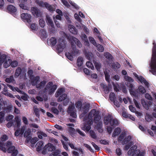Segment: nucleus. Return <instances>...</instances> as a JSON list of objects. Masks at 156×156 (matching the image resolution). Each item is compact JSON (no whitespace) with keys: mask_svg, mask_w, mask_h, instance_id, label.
<instances>
[{"mask_svg":"<svg viewBox=\"0 0 156 156\" xmlns=\"http://www.w3.org/2000/svg\"><path fill=\"white\" fill-rule=\"evenodd\" d=\"M152 44L151 56L149 62V71L156 76V43L155 41H153Z\"/></svg>","mask_w":156,"mask_h":156,"instance_id":"obj_1","label":"nucleus"},{"mask_svg":"<svg viewBox=\"0 0 156 156\" xmlns=\"http://www.w3.org/2000/svg\"><path fill=\"white\" fill-rule=\"evenodd\" d=\"M126 86L129 88L130 93L132 96L138 98L140 94H144L146 91L145 88L142 85H140L138 89L134 90L133 85L132 83H128Z\"/></svg>","mask_w":156,"mask_h":156,"instance_id":"obj_2","label":"nucleus"},{"mask_svg":"<svg viewBox=\"0 0 156 156\" xmlns=\"http://www.w3.org/2000/svg\"><path fill=\"white\" fill-rule=\"evenodd\" d=\"M67 39L70 41V44L71 45V47L73 50L76 49V45L74 44V42L77 46L79 48L82 47V44L80 41L75 37L72 36L70 35L67 36Z\"/></svg>","mask_w":156,"mask_h":156,"instance_id":"obj_3","label":"nucleus"},{"mask_svg":"<svg viewBox=\"0 0 156 156\" xmlns=\"http://www.w3.org/2000/svg\"><path fill=\"white\" fill-rule=\"evenodd\" d=\"M57 86L56 85H53L52 82H50L46 85L45 89L48 92L49 94H51L53 93L56 89Z\"/></svg>","mask_w":156,"mask_h":156,"instance_id":"obj_4","label":"nucleus"},{"mask_svg":"<svg viewBox=\"0 0 156 156\" xmlns=\"http://www.w3.org/2000/svg\"><path fill=\"white\" fill-rule=\"evenodd\" d=\"M58 44L57 45V50L59 53L63 51V49L66 47L65 41L62 38H59L58 40Z\"/></svg>","mask_w":156,"mask_h":156,"instance_id":"obj_5","label":"nucleus"},{"mask_svg":"<svg viewBox=\"0 0 156 156\" xmlns=\"http://www.w3.org/2000/svg\"><path fill=\"white\" fill-rule=\"evenodd\" d=\"M147 99L146 101L144 99L141 100V103L143 106L147 110H148L151 105H152V102L151 101L153 100V98H146Z\"/></svg>","mask_w":156,"mask_h":156,"instance_id":"obj_6","label":"nucleus"},{"mask_svg":"<svg viewBox=\"0 0 156 156\" xmlns=\"http://www.w3.org/2000/svg\"><path fill=\"white\" fill-rule=\"evenodd\" d=\"M79 53V50L76 49L71 51L70 52H66L65 55L68 59L72 61L73 59V56L78 54Z\"/></svg>","mask_w":156,"mask_h":156,"instance_id":"obj_7","label":"nucleus"},{"mask_svg":"<svg viewBox=\"0 0 156 156\" xmlns=\"http://www.w3.org/2000/svg\"><path fill=\"white\" fill-rule=\"evenodd\" d=\"M65 91L64 88H60L58 89L56 92L55 95L56 98H67V94L64 93Z\"/></svg>","mask_w":156,"mask_h":156,"instance_id":"obj_8","label":"nucleus"},{"mask_svg":"<svg viewBox=\"0 0 156 156\" xmlns=\"http://www.w3.org/2000/svg\"><path fill=\"white\" fill-rule=\"evenodd\" d=\"M31 11L33 15L37 17H41L42 15L41 12L40 10L37 7H32L31 8Z\"/></svg>","mask_w":156,"mask_h":156,"instance_id":"obj_9","label":"nucleus"},{"mask_svg":"<svg viewBox=\"0 0 156 156\" xmlns=\"http://www.w3.org/2000/svg\"><path fill=\"white\" fill-rule=\"evenodd\" d=\"M101 87L105 94L108 93L109 90L112 89V86L111 84L109 83L108 86L103 83H101L100 84Z\"/></svg>","mask_w":156,"mask_h":156,"instance_id":"obj_10","label":"nucleus"},{"mask_svg":"<svg viewBox=\"0 0 156 156\" xmlns=\"http://www.w3.org/2000/svg\"><path fill=\"white\" fill-rule=\"evenodd\" d=\"M7 151L8 153H11V156H16L18 152V150L15 149V147L13 146L9 147Z\"/></svg>","mask_w":156,"mask_h":156,"instance_id":"obj_11","label":"nucleus"},{"mask_svg":"<svg viewBox=\"0 0 156 156\" xmlns=\"http://www.w3.org/2000/svg\"><path fill=\"white\" fill-rule=\"evenodd\" d=\"M21 17L24 21H27L30 24L31 22V16L30 15L27 13H23L21 15Z\"/></svg>","mask_w":156,"mask_h":156,"instance_id":"obj_12","label":"nucleus"},{"mask_svg":"<svg viewBox=\"0 0 156 156\" xmlns=\"http://www.w3.org/2000/svg\"><path fill=\"white\" fill-rule=\"evenodd\" d=\"M92 112L94 116V119H93L94 122L97 123L99 122L101 118L99 115V113L98 112H97L95 109L92 110Z\"/></svg>","mask_w":156,"mask_h":156,"instance_id":"obj_13","label":"nucleus"},{"mask_svg":"<svg viewBox=\"0 0 156 156\" xmlns=\"http://www.w3.org/2000/svg\"><path fill=\"white\" fill-rule=\"evenodd\" d=\"M30 79L31 81V83L33 86H36L38 84V82L39 81V80L40 79V77L38 76H32Z\"/></svg>","mask_w":156,"mask_h":156,"instance_id":"obj_14","label":"nucleus"},{"mask_svg":"<svg viewBox=\"0 0 156 156\" xmlns=\"http://www.w3.org/2000/svg\"><path fill=\"white\" fill-rule=\"evenodd\" d=\"M137 78V79L142 83H143L146 87L148 88L149 87V84L146 81V80L142 76H138V75H136L135 76Z\"/></svg>","mask_w":156,"mask_h":156,"instance_id":"obj_15","label":"nucleus"},{"mask_svg":"<svg viewBox=\"0 0 156 156\" xmlns=\"http://www.w3.org/2000/svg\"><path fill=\"white\" fill-rule=\"evenodd\" d=\"M111 101L113 102L114 105L117 107H119L120 106V105L118 102V100H119L120 102L122 101V98H109Z\"/></svg>","mask_w":156,"mask_h":156,"instance_id":"obj_16","label":"nucleus"},{"mask_svg":"<svg viewBox=\"0 0 156 156\" xmlns=\"http://www.w3.org/2000/svg\"><path fill=\"white\" fill-rule=\"evenodd\" d=\"M90 107V104L88 103H85L83 104V106L82 107L80 110L82 112L87 113L89 112Z\"/></svg>","mask_w":156,"mask_h":156,"instance_id":"obj_17","label":"nucleus"},{"mask_svg":"<svg viewBox=\"0 0 156 156\" xmlns=\"http://www.w3.org/2000/svg\"><path fill=\"white\" fill-rule=\"evenodd\" d=\"M104 55L105 58L109 60L108 63L109 65L111 64L113 61V57L112 55L109 53L107 52L105 53Z\"/></svg>","mask_w":156,"mask_h":156,"instance_id":"obj_18","label":"nucleus"},{"mask_svg":"<svg viewBox=\"0 0 156 156\" xmlns=\"http://www.w3.org/2000/svg\"><path fill=\"white\" fill-rule=\"evenodd\" d=\"M94 116L93 114L92 113V110L89 113L88 115H86L85 117V119L86 120V121H87L88 122H91L92 121V122L93 123V117Z\"/></svg>","mask_w":156,"mask_h":156,"instance_id":"obj_19","label":"nucleus"},{"mask_svg":"<svg viewBox=\"0 0 156 156\" xmlns=\"http://www.w3.org/2000/svg\"><path fill=\"white\" fill-rule=\"evenodd\" d=\"M68 28L70 32L72 34H76L77 33V30L73 26L71 25H69Z\"/></svg>","mask_w":156,"mask_h":156,"instance_id":"obj_20","label":"nucleus"},{"mask_svg":"<svg viewBox=\"0 0 156 156\" xmlns=\"http://www.w3.org/2000/svg\"><path fill=\"white\" fill-rule=\"evenodd\" d=\"M119 124V122L117 119L111 118L110 121V125L111 126L115 127L118 126Z\"/></svg>","mask_w":156,"mask_h":156,"instance_id":"obj_21","label":"nucleus"},{"mask_svg":"<svg viewBox=\"0 0 156 156\" xmlns=\"http://www.w3.org/2000/svg\"><path fill=\"white\" fill-rule=\"evenodd\" d=\"M45 147L47 148V150L49 151H52L55 150V147L52 144L49 143L45 146Z\"/></svg>","mask_w":156,"mask_h":156,"instance_id":"obj_22","label":"nucleus"},{"mask_svg":"<svg viewBox=\"0 0 156 156\" xmlns=\"http://www.w3.org/2000/svg\"><path fill=\"white\" fill-rule=\"evenodd\" d=\"M7 9L9 12L12 13H14L16 11V8L12 5H9L7 7Z\"/></svg>","mask_w":156,"mask_h":156,"instance_id":"obj_23","label":"nucleus"},{"mask_svg":"<svg viewBox=\"0 0 156 156\" xmlns=\"http://www.w3.org/2000/svg\"><path fill=\"white\" fill-rule=\"evenodd\" d=\"M46 20L48 25H50L52 27H54V24L53 22L49 16H46Z\"/></svg>","mask_w":156,"mask_h":156,"instance_id":"obj_24","label":"nucleus"},{"mask_svg":"<svg viewBox=\"0 0 156 156\" xmlns=\"http://www.w3.org/2000/svg\"><path fill=\"white\" fill-rule=\"evenodd\" d=\"M43 142L42 141H39L36 144V147L39 151L41 150L43 147Z\"/></svg>","mask_w":156,"mask_h":156,"instance_id":"obj_25","label":"nucleus"},{"mask_svg":"<svg viewBox=\"0 0 156 156\" xmlns=\"http://www.w3.org/2000/svg\"><path fill=\"white\" fill-rule=\"evenodd\" d=\"M96 127L98 132H102L103 131V129H102V123L101 121H100L97 123Z\"/></svg>","mask_w":156,"mask_h":156,"instance_id":"obj_26","label":"nucleus"},{"mask_svg":"<svg viewBox=\"0 0 156 156\" xmlns=\"http://www.w3.org/2000/svg\"><path fill=\"white\" fill-rule=\"evenodd\" d=\"M83 63V59L82 57H78L76 61V64L78 66L80 67Z\"/></svg>","mask_w":156,"mask_h":156,"instance_id":"obj_27","label":"nucleus"},{"mask_svg":"<svg viewBox=\"0 0 156 156\" xmlns=\"http://www.w3.org/2000/svg\"><path fill=\"white\" fill-rule=\"evenodd\" d=\"M121 132V129L119 127L116 128L112 134V136L115 137L119 135Z\"/></svg>","mask_w":156,"mask_h":156,"instance_id":"obj_28","label":"nucleus"},{"mask_svg":"<svg viewBox=\"0 0 156 156\" xmlns=\"http://www.w3.org/2000/svg\"><path fill=\"white\" fill-rule=\"evenodd\" d=\"M134 153H135V154L136 153H137V155L138 154H140L141 153H140V150H136V151H134V150H133L132 148H130L129 150L128 151V154L129 155H131L132 154H133V156L134 155Z\"/></svg>","mask_w":156,"mask_h":156,"instance_id":"obj_29","label":"nucleus"},{"mask_svg":"<svg viewBox=\"0 0 156 156\" xmlns=\"http://www.w3.org/2000/svg\"><path fill=\"white\" fill-rule=\"evenodd\" d=\"M131 136L129 135L126 137L122 140V144L124 145L128 143L131 139Z\"/></svg>","mask_w":156,"mask_h":156,"instance_id":"obj_30","label":"nucleus"},{"mask_svg":"<svg viewBox=\"0 0 156 156\" xmlns=\"http://www.w3.org/2000/svg\"><path fill=\"white\" fill-rule=\"evenodd\" d=\"M111 119V116H105L104 120L105 124L107 125H108L109 123L110 124Z\"/></svg>","mask_w":156,"mask_h":156,"instance_id":"obj_31","label":"nucleus"},{"mask_svg":"<svg viewBox=\"0 0 156 156\" xmlns=\"http://www.w3.org/2000/svg\"><path fill=\"white\" fill-rule=\"evenodd\" d=\"M112 68L113 69H118L121 67L120 64L117 62H115L112 63L111 65Z\"/></svg>","mask_w":156,"mask_h":156,"instance_id":"obj_32","label":"nucleus"},{"mask_svg":"<svg viewBox=\"0 0 156 156\" xmlns=\"http://www.w3.org/2000/svg\"><path fill=\"white\" fill-rule=\"evenodd\" d=\"M93 124L92 121L91 122L87 121V123H85L86 124V131H89L91 128V126Z\"/></svg>","mask_w":156,"mask_h":156,"instance_id":"obj_33","label":"nucleus"},{"mask_svg":"<svg viewBox=\"0 0 156 156\" xmlns=\"http://www.w3.org/2000/svg\"><path fill=\"white\" fill-rule=\"evenodd\" d=\"M45 7L51 12H53L55 10L54 8L47 2H45Z\"/></svg>","mask_w":156,"mask_h":156,"instance_id":"obj_34","label":"nucleus"},{"mask_svg":"<svg viewBox=\"0 0 156 156\" xmlns=\"http://www.w3.org/2000/svg\"><path fill=\"white\" fill-rule=\"evenodd\" d=\"M95 67L98 71H99L101 67V65L99 62L95 61L94 62Z\"/></svg>","mask_w":156,"mask_h":156,"instance_id":"obj_35","label":"nucleus"},{"mask_svg":"<svg viewBox=\"0 0 156 156\" xmlns=\"http://www.w3.org/2000/svg\"><path fill=\"white\" fill-rule=\"evenodd\" d=\"M22 71V69L20 67H18L17 68L15 73V76L18 77L21 74Z\"/></svg>","mask_w":156,"mask_h":156,"instance_id":"obj_36","label":"nucleus"},{"mask_svg":"<svg viewBox=\"0 0 156 156\" xmlns=\"http://www.w3.org/2000/svg\"><path fill=\"white\" fill-rule=\"evenodd\" d=\"M40 35L43 38H45L47 37V34L46 31L44 29H41L40 30Z\"/></svg>","mask_w":156,"mask_h":156,"instance_id":"obj_37","label":"nucleus"},{"mask_svg":"<svg viewBox=\"0 0 156 156\" xmlns=\"http://www.w3.org/2000/svg\"><path fill=\"white\" fill-rule=\"evenodd\" d=\"M112 84L113 86L114 89L115 91L116 92L119 91V86L117 83H115L114 82H112Z\"/></svg>","mask_w":156,"mask_h":156,"instance_id":"obj_38","label":"nucleus"},{"mask_svg":"<svg viewBox=\"0 0 156 156\" xmlns=\"http://www.w3.org/2000/svg\"><path fill=\"white\" fill-rule=\"evenodd\" d=\"M50 44L51 46H54L57 43V40L54 37H51L50 40Z\"/></svg>","mask_w":156,"mask_h":156,"instance_id":"obj_39","label":"nucleus"},{"mask_svg":"<svg viewBox=\"0 0 156 156\" xmlns=\"http://www.w3.org/2000/svg\"><path fill=\"white\" fill-rule=\"evenodd\" d=\"M124 79L126 81L128 82V83H131L133 81V79L131 77L128 76H124ZM128 82L127 83L126 85Z\"/></svg>","mask_w":156,"mask_h":156,"instance_id":"obj_40","label":"nucleus"},{"mask_svg":"<svg viewBox=\"0 0 156 156\" xmlns=\"http://www.w3.org/2000/svg\"><path fill=\"white\" fill-rule=\"evenodd\" d=\"M50 111L52 113L56 115H58L59 112V110L54 107H52L51 108Z\"/></svg>","mask_w":156,"mask_h":156,"instance_id":"obj_41","label":"nucleus"},{"mask_svg":"<svg viewBox=\"0 0 156 156\" xmlns=\"http://www.w3.org/2000/svg\"><path fill=\"white\" fill-rule=\"evenodd\" d=\"M59 99L58 100V101L59 100H61V101H62L63 100L64 101V104L65 105H66L68 104L69 103V98H58Z\"/></svg>","mask_w":156,"mask_h":156,"instance_id":"obj_42","label":"nucleus"},{"mask_svg":"<svg viewBox=\"0 0 156 156\" xmlns=\"http://www.w3.org/2000/svg\"><path fill=\"white\" fill-rule=\"evenodd\" d=\"M46 82L45 80H43L41 81L40 83L37 84L36 85V87L37 88H41L43 87V86L45 84Z\"/></svg>","mask_w":156,"mask_h":156,"instance_id":"obj_43","label":"nucleus"},{"mask_svg":"<svg viewBox=\"0 0 156 156\" xmlns=\"http://www.w3.org/2000/svg\"><path fill=\"white\" fill-rule=\"evenodd\" d=\"M5 114V113L3 111L0 112V123H2L3 122Z\"/></svg>","mask_w":156,"mask_h":156,"instance_id":"obj_44","label":"nucleus"},{"mask_svg":"<svg viewBox=\"0 0 156 156\" xmlns=\"http://www.w3.org/2000/svg\"><path fill=\"white\" fill-rule=\"evenodd\" d=\"M87 113H86L84 112H82V113H81L79 116V117L81 119H83V121H86V120L85 119V117L86 116V114Z\"/></svg>","mask_w":156,"mask_h":156,"instance_id":"obj_45","label":"nucleus"},{"mask_svg":"<svg viewBox=\"0 0 156 156\" xmlns=\"http://www.w3.org/2000/svg\"><path fill=\"white\" fill-rule=\"evenodd\" d=\"M89 133L90 136L91 138L95 139H97V136L94 130H90Z\"/></svg>","mask_w":156,"mask_h":156,"instance_id":"obj_46","label":"nucleus"},{"mask_svg":"<svg viewBox=\"0 0 156 156\" xmlns=\"http://www.w3.org/2000/svg\"><path fill=\"white\" fill-rule=\"evenodd\" d=\"M75 106L78 109H80L82 107V102L81 101H78L76 103Z\"/></svg>","mask_w":156,"mask_h":156,"instance_id":"obj_47","label":"nucleus"},{"mask_svg":"<svg viewBox=\"0 0 156 156\" xmlns=\"http://www.w3.org/2000/svg\"><path fill=\"white\" fill-rule=\"evenodd\" d=\"M133 144V141H130L124 147V149L125 150H128L131 146Z\"/></svg>","mask_w":156,"mask_h":156,"instance_id":"obj_48","label":"nucleus"},{"mask_svg":"<svg viewBox=\"0 0 156 156\" xmlns=\"http://www.w3.org/2000/svg\"><path fill=\"white\" fill-rule=\"evenodd\" d=\"M126 135V133L125 132H122V133L119 135L118 138L119 141H122L124 139V137Z\"/></svg>","mask_w":156,"mask_h":156,"instance_id":"obj_49","label":"nucleus"},{"mask_svg":"<svg viewBox=\"0 0 156 156\" xmlns=\"http://www.w3.org/2000/svg\"><path fill=\"white\" fill-rule=\"evenodd\" d=\"M104 73L106 80L108 83H110V76L109 74V73L107 72H105Z\"/></svg>","mask_w":156,"mask_h":156,"instance_id":"obj_50","label":"nucleus"},{"mask_svg":"<svg viewBox=\"0 0 156 156\" xmlns=\"http://www.w3.org/2000/svg\"><path fill=\"white\" fill-rule=\"evenodd\" d=\"M15 119L16 120V126L18 128H19L20 127L21 125V119H20L18 117H16L15 118Z\"/></svg>","mask_w":156,"mask_h":156,"instance_id":"obj_51","label":"nucleus"},{"mask_svg":"<svg viewBox=\"0 0 156 156\" xmlns=\"http://www.w3.org/2000/svg\"><path fill=\"white\" fill-rule=\"evenodd\" d=\"M34 111L36 116L37 117L39 118L40 115L39 113V109L37 108H34Z\"/></svg>","mask_w":156,"mask_h":156,"instance_id":"obj_52","label":"nucleus"},{"mask_svg":"<svg viewBox=\"0 0 156 156\" xmlns=\"http://www.w3.org/2000/svg\"><path fill=\"white\" fill-rule=\"evenodd\" d=\"M74 108V106L73 105H70L67 109V112L69 113L71 112H73V110Z\"/></svg>","mask_w":156,"mask_h":156,"instance_id":"obj_53","label":"nucleus"},{"mask_svg":"<svg viewBox=\"0 0 156 156\" xmlns=\"http://www.w3.org/2000/svg\"><path fill=\"white\" fill-rule=\"evenodd\" d=\"M97 47L98 50L99 51L102 52L104 51V48L102 45L98 44L97 45Z\"/></svg>","mask_w":156,"mask_h":156,"instance_id":"obj_54","label":"nucleus"},{"mask_svg":"<svg viewBox=\"0 0 156 156\" xmlns=\"http://www.w3.org/2000/svg\"><path fill=\"white\" fill-rule=\"evenodd\" d=\"M9 62L8 63V61H6L4 63L3 66L5 68H7L10 66L11 60H9Z\"/></svg>","mask_w":156,"mask_h":156,"instance_id":"obj_55","label":"nucleus"},{"mask_svg":"<svg viewBox=\"0 0 156 156\" xmlns=\"http://www.w3.org/2000/svg\"><path fill=\"white\" fill-rule=\"evenodd\" d=\"M89 40L91 43L94 45L96 44L97 43L94 38L92 37H89Z\"/></svg>","mask_w":156,"mask_h":156,"instance_id":"obj_56","label":"nucleus"},{"mask_svg":"<svg viewBox=\"0 0 156 156\" xmlns=\"http://www.w3.org/2000/svg\"><path fill=\"white\" fill-rule=\"evenodd\" d=\"M87 66L88 67L92 69H94V67L92 63L90 62H87L86 63Z\"/></svg>","mask_w":156,"mask_h":156,"instance_id":"obj_57","label":"nucleus"},{"mask_svg":"<svg viewBox=\"0 0 156 156\" xmlns=\"http://www.w3.org/2000/svg\"><path fill=\"white\" fill-rule=\"evenodd\" d=\"M18 64V62L16 61H13L12 62L11 61L10 62V65L12 67H15L17 66Z\"/></svg>","mask_w":156,"mask_h":156,"instance_id":"obj_58","label":"nucleus"},{"mask_svg":"<svg viewBox=\"0 0 156 156\" xmlns=\"http://www.w3.org/2000/svg\"><path fill=\"white\" fill-rule=\"evenodd\" d=\"M31 133V131L30 129H28L26 131L24 134V136L25 137H27L29 136Z\"/></svg>","mask_w":156,"mask_h":156,"instance_id":"obj_59","label":"nucleus"},{"mask_svg":"<svg viewBox=\"0 0 156 156\" xmlns=\"http://www.w3.org/2000/svg\"><path fill=\"white\" fill-rule=\"evenodd\" d=\"M39 24L41 27H44L45 26V22L44 20L41 19L39 20Z\"/></svg>","mask_w":156,"mask_h":156,"instance_id":"obj_60","label":"nucleus"},{"mask_svg":"<svg viewBox=\"0 0 156 156\" xmlns=\"http://www.w3.org/2000/svg\"><path fill=\"white\" fill-rule=\"evenodd\" d=\"M152 118L151 116L147 114H146L145 117V119L148 122L151 121Z\"/></svg>","mask_w":156,"mask_h":156,"instance_id":"obj_61","label":"nucleus"},{"mask_svg":"<svg viewBox=\"0 0 156 156\" xmlns=\"http://www.w3.org/2000/svg\"><path fill=\"white\" fill-rule=\"evenodd\" d=\"M84 146L88 148L89 151L91 152H94V151L91 147L90 146L86 144H84Z\"/></svg>","mask_w":156,"mask_h":156,"instance_id":"obj_62","label":"nucleus"},{"mask_svg":"<svg viewBox=\"0 0 156 156\" xmlns=\"http://www.w3.org/2000/svg\"><path fill=\"white\" fill-rule=\"evenodd\" d=\"M76 131L81 136H85L86 134L83 132L81 131L79 129H76Z\"/></svg>","mask_w":156,"mask_h":156,"instance_id":"obj_63","label":"nucleus"},{"mask_svg":"<svg viewBox=\"0 0 156 156\" xmlns=\"http://www.w3.org/2000/svg\"><path fill=\"white\" fill-rule=\"evenodd\" d=\"M13 80H14L13 78L11 76L9 78H6L5 80V81L6 82L9 83L11 82H12Z\"/></svg>","mask_w":156,"mask_h":156,"instance_id":"obj_64","label":"nucleus"}]
</instances>
